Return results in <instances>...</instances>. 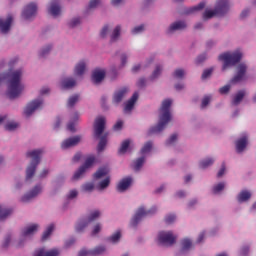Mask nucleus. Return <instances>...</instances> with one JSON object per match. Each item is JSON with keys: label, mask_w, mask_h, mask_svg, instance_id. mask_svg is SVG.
<instances>
[{"label": "nucleus", "mask_w": 256, "mask_h": 256, "mask_svg": "<svg viewBox=\"0 0 256 256\" xmlns=\"http://www.w3.org/2000/svg\"><path fill=\"white\" fill-rule=\"evenodd\" d=\"M213 73V68H209L204 70V72L202 73V79H208V77H211V74Z\"/></svg>", "instance_id": "603ef678"}, {"label": "nucleus", "mask_w": 256, "mask_h": 256, "mask_svg": "<svg viewBox=\"0 0 256 256\" xmlns=\"http://www.w3.org/2000/svg\"><path fill=\"white\" fill-rule=\"evenodd\" d=\"M43 105V101L41 99L33 100L32 102L28 103L25 110L24 114L26 117H31L37 109H40V107Z\"/></svg>", "instance_id": "9b49d317"}, {"label": "nucleus", "mask_w": 256, "mask_h": 256, "mask_svg": "<svg viewBox=\"0 0 256 256\" xmlns=\"http://www.w3.org/2000/svg\"><path fill=\"white\" fill-rule=\"evenodd\" d=\"M205 59H207V54H202L197 57L196 63H203V61H205Z\"/></svg>", "instance_id": "0e129e2a"}, {"label": "nucleus", "mask_w": 256, "mask_h": 256, "mask_svg": "<svg viewBox=\"0 0 256 256\" xmlns=\"http://www.w3.org/2000/svg\"><path fill=\"white\" fill-rule=\"evenodd\" d=\"M230 89H231V86L226 85V86H223L222 88H220L219 91H220L221 95H225V94L229 93Z\"/></svg>", "instance_id": "680f3d73"}, {"label": "nucleus", "mask_w": 256, "mask_h": 256, "mask_svg": "<svg viewBox=\"0 0 256 256\" xmlns=\"http://www.w3.org/2000/svg\"><path fill=\"white\" fill-rule=\"evenodd\" d=\"M77 85V82L73 78H65L61 82L62 89H73Z\"/></svg>", "instance_id": "cd10ccee"}, {"label": "nucleus", "mask_w": 256, "mask_h": 256, "mask_svg": "<svg viewBox=\"0 0 256 256\" xmlns=\"http://www.w3.org/2000/svg\"><path fill=\"white\" fill-rule=\"evenodd\" d=\"M193 247V241L189 238H184L181 240L180 253H187Z\"/></svg>", "instance_id": "393cba45"}, {"label": "nucleus", "mask_w": 256, "mask_h": 256, "mask_svg": "<svg viewBox=\"0 0 256 256\" xmlns=\"http://www.w3.org/2000/svg\"><path fill=\"white\" fill-rule=\"evenodd\" d=\"M107 33H109V26L106 25L102 28L101 32H100V36L105 39V37H107Z\"/></svg>", "instance_id": "13d9d810"}, {"label": "nucleus", "mask_w": 256, "mask_h": 256, "mask_svg": "<svg viewBox=\"0 0 256 256\" xmlns=\"http://www.w3.org/2000/svg\"><path fill=\"white\" fill-rule=\"evenodd\" d=\"M215 163L213 158H207L206 160H202L199 164L200 169H207V167H211Z\"/></svg>", "instance_id": "4c0bfd02"}, {"label": "nucleus", "mask_w": 256, "mask_h": 256, "mask_svg": "<svg viewBox=\"0 0 256 256\" xmlns=\"http://www.w3.org/2000/svg\"><path fill=\"white\" fill-rule=\"evenodd\" d=\"M96 158L95 155H89L84 164L75 172L73 179H79L87 169H90V167H93L95 164Z\"/></svg>", "instance_id": "1a4fd4ad"}, {"label": "nucleus", "mask_w": 256, "mask_h": 256, "mask_svg": "<svg viewBox=\"0 0 256 256\" xmlns=\"http://www.w3.org/2000/svg\"><path fill=\"white\" fill-rule=\"evenodd\" d=\"M245 73H247V66L245 64H240L238 66L237 74L232 78L231 83H239L245 79Z\"/></svg>", "instance_id": "2eb2a0df"}, {"label": "nucleus", "mask_w": 256, "mask_h": 256, "mask_svg": "<svg viewBox=\"0 0 256 256\" xmlns=\"http://www.w3.org/2000/svg\"><path fill=\"white\" fill-rule=\"evenodd\" d=\"M173 101L171 99H166L162 102V106L160 108V116L159 122L157 126L150 128L148 131V135H153V133H161L165 127H167V123L171 121V105Z\"/></svg>", "instance_id": "f03ea898"}, {"label": "nucleus", "mask_w": 256, "mask_h": 256, "mask_svg": "<svg viewBox=\"0 0 256 256\" xmlns=\"http://www.w3.org/2000/svg\"><path fill=\"white\" fill-rule=\"evenodd\" d=\"M54 229L55 225L50 224L42 235V241H47V239H49L50 235L53 233Z\"/></svg>", "instance_id": "c9c22d12"}, {"label": "nucleus", "mask_w": 256, "mask_h": 256, "mask_svg": "<svg viewBox=\"0 0 256 256\" xmlns=\"http://www.w3.org/2000/svg\"><path fill=\"white\" fill-rule=\"evenodd\" d=\"M225 189V183L220 182L216 186L213 187V193H219L220 191H223Z\"/></svg>", "instance_id": "de8ad7c7"}, {"label": "nucleus", "mask_w": 256, "mask_h": 256, "mask_svg": "<svg viewBox=\"0 0 256 256\" xmlns=\"http://www.w3.org/2000/svg\"><path fill=\"white\" fill-rule=\"evenodd\" d=\"M175 219H177V217L175 216V214H170L167 215L165 217V223H167V225H171V223H173L175 221Z\"/></svg>", "instance_id": "09e8293b"}, {"label": "nucleus", "mask_w": 256, "mask_h": 256, "mask_svg": "<svg viewBox=\"0 0 256 256\" xmlns=\"http://www.w3.org/2000/svg\"><path fill=\"white\" fill-rule=\"evenodd\" d=\"M243 97H245V91L240 90L233 99V105H239L243 101Z\"/></svg>", "instance_id": "e433bc0d"}, {"label": "nucleus", "mask_w": 256, "mask_h": 256, "mask_svg": "<svg viewBox=\"0 0 256 256\" xmlns=\"http://www.w3.org/2000/svg\"><path fill=\"white\" fill-rule=\"evenodd\" d=\"M251 199V192L244 190L238 195V202L245 203V201H249Z\"/></svg>", "instance_id": "c756f323"}, {"label": "nucleus", "mask_w": 256, "mask_h": 256, "mask_svg": "<svg viewBox=\"0 0 256 256\" xmlns=\"http://www.w3.org/2000/svg\"><path fill=\"white\" fill-rule=\"evenodd\" d=\"M154 213H157V207H152L148 211H146L145 208L140 207L130 222L131 227H136L137 225H139V222L141 221V219H143V217L154 215Z\"/></svg>", "instance_id": "0eeeda50"}, {"label": "nucleus", "mask_w": 256, "mask_h": 256, "mask_svg": "<svg viewBox=\"0 0 256 256\" xmlns=\"http://www.w3.org/2000/svg\"><path fill=\"white\" fill-rule=\"evenodd\" d=\"M21 77H23V71L21 70L9 72L7 75L0 74V83L1 81L8 79L7 96L9 99H17V97L23 93L25 86L21 83Z\"/></svg>", "instance_id": "f257e3e1"}, {"label": "nucleus", "mask_w": 256, "mask_h": 256, "mask_svg": "<svg viewBox=\"0 0 256 256\" xmlns=\"http://www.w3.org/2000/svg\"><path fill=\"white\" fill-rule=\"evenodd\" d=\"M122 128H123V121H121V120L116 122V124L113 127L114 131H120V129H122Z\"/></svg>", "instance_id": "e2e57ef3"}, {"label": "nucleus", "mask_w": 256, "mask_h": 256, "mask_svg": "<svg viewBox=\"0 0 256 256\" xmlns=\"http://www.w3.org/2000/svg\"><path fill=\"white\" fill-rule=\"evenodd\" d=\"M101 3V0H90L89 9H95L97 5Z\"/></svg>", "instance_id": "bf43d9fd"}, {"label": "nucleus", "mask_w": 256, "mask_h": 256, "mask_svg": "<svg viewBox=\"0 0 256 256\" xmlns=\"http://www.w3.org/2000/svg\"><path fill=\"white\" fill-rule=\"evenodd\" d=\"M100 216L101 212H99V210L91 212L87 220H82L78 222V224L76 225V231L78 233H81V231H83V229H85V227H87L89 223H93V221L99 219Z\"/></svg>", "instance_id": "9d476101"}, {"label": "nucleus", "mask_w": 256, "mask_h": 256, "mask_svg": "<svg viewBox=\"0 0 256 256\" xmlns=\"http://www.w3.org/2000/svg\"><path fill=\"white\" fill-rule=\"evenodd\" d=\"M106 251L105 246H98L94 248L93 250H85L82 249L78 256H97V255H103V252Z\"/></svg>", "instance_id": "ddd939ff"}, {"label": "nucleus", "mask_w": 256, "mask_h": 256, "mask_svg": "<svg viewBox=\"0 0 256 256\" xmlns=\"http://www.w3.org/2000/svg\"><path fill=\"white\" fill-rule=\"evenodd\" d=\"M48 13L52 15V17H59V15H61V5H59V1L53 0L50 3V7L48 8Z\"/></svg>", "instance_id": "dca6fc26"}, {"label": "nucleus", "mask_w": 256, "mask_h": 256, "mask_svg": "<svg viewBox=\"0 0 256 256\" xmlns=\"http://www.w3.org/2000/svg\"><path fill=\"white\" fill-rule=\"evenodd\" d=\"M79 23H81V19L80 18H74L69 23V26L70 27H77V25H79Z\"/></svg>", "instance_id": "052dcab7"}, {"label": "nucleus", "mask_w": 256, "mask_h": 256, "mask_svg": "<svg viewBox=\"0 0 256 256\" xmlns=\"http://www.w3.org/2000/svg\"><path fill=\"white\" fill-rule=\"evenodd\" d=\"M85 69H86V64L85 61H80L74 70L75 75H83V73H85Z\"/></svg>", "instance_id": "2f4dec72"}, {"label": "nucleus", "mask_w": 256, "mask_h": 256, "mask_svg": "<svg viewBox=\"0 0 256 256\" xmlns=\"http://www.w3.org/2000/svg\"><path fill=\"white\" fill-rule=\"evenodd\" d=\"M243 57V53L241 50H236L234 52H226L219 56V61H223L222 70L225 71L227 67H233V65H237L239 61H241Z\"/></svg>", "instance_id": "423d86ee"}, {"label": "nucleus", "mask_w": 256, "mask_h": 256, "mask_svg": "<svg viewBox=\"0 0 256 256\" xmlns=\"http://www.w3.org/2000/svg\"><path fill=\"white\" fill-rule=\"evenodd\" d=\"M185 75V71L183 69H177L174 72V77H176V79H183Z\"/></svg>", "instance_id": "8fccbe9b"}, {"label": "nucleus", "mask_w": 256, "mask_h": 256, "mask_svg": "<svg viewBox=\"0 0 256 256\" xmlns=\"http://www.w3.org/2000/svg\"><path fill=\"white\" fill-rule=\"evenodd\" d=\"M79 101V95L75 94L73 96H71L69 99H68V104L67 106L68 107H74L75 104Z\"/></svg>", "instance_id": "37998d69"}, {"label": "nucleus", "mask_w": 256, "mask_h": 256, "mask_svg": "<svg viewBox=\"0 0 256 256\" xmlns=\"http://www.w3.org/2000/svg\"><path fill=\"white\" fill-rule=\"evenodd\" d=\"M111 183V180L109 178L104 179L99 184V189H107L109 187V184Z\"/></svg>", "instance_id": "49530a36"}, {"label": "nucleus", "mask_w": 256, "mask_h": 256, "mask_svg": "<svg viewBox=\"0 0 256 256\" xmlns=\"http://www.w3.org/2000/svg\"><path fill=\"white\" fill-rule=\"evenodd\" d=\"M119 35H121V26H116L111 35V42L117 41L119 39Z\"/></svg>", "instance_id": "58836bf2"}, {"label": "nucleus", "mask_w": 256, "mask_h": 256, "mask_svg": "<svg viewBox=\"0 0 256 256\" xmlns=\"http://www.w3.org/2000/svg\"><path fill=\"white\" fill-rule=\"evenodd\" d=\"M34 256H59V250L52 249L46 252L44 249H40L34 253Z\"/></svg>", "instance_id": "bb28decb"}, {"label": "nucleus", "mask_w": 256, "mask_h": 256, "mask_svg": "<svg viewBox=\"0 0 256 256\" xmlns=\"http://www.w3.org/2000/svg\"><path fill=\"white\" fill-rule=\"evenodd\" d=\"M210 102H211V96H205L202 99V104H201L202 109H205V107H207V105H209Z\"/></svg>", "instance_id": "5fc2aeb1"}, {"label": "nucleus", "mask_w": 256, "mask_h": 256, "mask_svg": "<svg viewBox=\"0 0 256 256\" xmlns=\"http://www.w3.org/2000/svg\"><path fill=\"white\" fill-rule=\"evenodd\" d=\"M163 70V68H161L160 65L156 66L154 72L152 73L151 79H157V77H159V75H161V71Z\"/></svg>", "instance_id": "a18cd8bd"}, {"label": "nucleus", "mask_w": 256, "mask_h": 256, "mask_svg": "<svg viewBox=\"0 0 256 256\" xmlns=\"http://www.w3.org/2000/svg\"><path fill=\"white\" fill-rule=\"evenodd\" d=\"M131 183H133V179H131V177L122 179L117 185V191H119V193L127 191L129 187H131Z\"/></svg>", "instance_id": "a211bd4d"}, {"label": "nucleus", "mask_w": 256, "mask_h": 256, "mask_svg": "<svg viewBox=\"0 0 256 256\" xmlns=\"http://www.w3.org/2000/svg\"><path fill=\"white\" fill-rule=\"evenodd\" d=\"M145 83H146L145 78H140L137 82V86L140 88L145 87Z\"/></svg>", "instance_id": "774afa93"}, {"label": "nucleus", "mask_w": 256, "mask_h": 256, "mask_svg": "<svg viewBox=\"0 0 256 256\" xmlns=\"http://www.w3.org/2000/svg\"><path fill=\"white\" fill-rule=\"evenodd\" d=\"M11 213H13L12 209L3 208L2 206H0V221H3V219H7V217H9Z\"/></svg>", "instance_id": "f704fd0d"}, {"label": "nucleus", "mask_w": 256, "mask_h": 256, "mask_svg": "<svg viewBox=\"0 0 256 256\" xmlns=\"http://www.w3.org/2000/svg\"><path fill=\"white\" fill-rule=\"evenodd\" d=\"M79 121V113H74L73 118H71L70 122L67 125V130L71 131V133H75V122Z\"/></svg>", "instance_id": "c85d7f7f"}, {"label": "nucleus", "mask_w": 256, "mask_h": 256, "mask_svg": "<svg viewBox=\"0 0 256 256\" xmlns=\"http://www.w3.org/2000/svg\"><path fill=\"white\" fill-rule=\"evenodd\" d=\"M119 239H121V231H116L110 238H108V241L111 243H118Z\"/></svg>", "instance_id": "79ce46f5"}, {"label": "nucleus", "mask_w": 256, "mask_h": 256, "mask_svg": "<svg viewBox=\"0 0 256 256\" xmlns=\"http://www.w3.org/2000/svg\"><path fill=\"white\" fill-rule=\"evenodd\" d=\"M105 131V117H98L95 119L94 122V136L96 139H100L97 151L98 153H101L107 146V137L109 136V133H104ZM102 135V136H101Z\"/></svg>", "instance_id": "7ed1b4c3"}, {"label": "nucleus", "mask_w": 256, "mask_h": 256, "mask_svg": "<svg viewBox=\"0 0 256 256\" xmlns=\"http://www.w3.org/2000/svg\"><path fill=\"white\" fill-rule=\"evenodd\" d=\"M41 191V186L36 185L30 192H28L21 198L22 203H29V201H31V199H35V197H37V195H39Z\"/></svg>", "instance_id": "4468645a"}, {"label": "nucleus", "mask_w": 256, "mask_h": 256, "mask_svg": "<svg viewBox=\"0 0 256 256\" xmlns=\"http://www.w3.org/2000/svg\"><path fill=\"white\" fill-rule=\"evenodd\" d=\"M137 99H139V93L135 92L132 97L126 102L124 107V111H132L133 107H135V103H137Z\"/></svg>", "instance_id": "4be33fe9"}, {"label": "nucleus", "mask_w": 256, "mask_h": 256, "mask_svg": "<svg viewBox=\"0 0 256 256\" xmlns=\"http://www.w3.org/2000/svg\"><path fill=\"white\" fill-rule=\"evenodd\" d=\"M127 93H129V88L127 87H124L116 91L113 96V103H121V101H123V98L125 97V95H127Z\"/></svg>", "instance_id": "412c9836"}, {"label": "nucleus", "mask_w": 256, "mask_h": 256, "mask_svg": "<svg viewBox=\"0 0 256 256\" xmlns=\"http://www.w3.org/2000/svg\"><path fill=\"white\" fill-rule=\"evenodd\" d=\"M99 231H101V224H96L92 231V235H97V233H99Z\"/></svg>", "instance_id": "69168bd1"}, {"label": "nucleus", "mask_w": 256, "mask_h": 256, "mask_svg": "<svg viewBox=\"0 0 256 256\" xmlns=\"http://www.w3.org/2000/svg\"><path fill=\"white\" fill-rule=\"evenodd\" d=\"M202 9H205V2H200L198 5L188 8L185 11V14L191 15V13H195V11H202Z\"/></svg>", "instance_id": "7c9ffc66"}, {"label": "nucleus", "mask_w": 256, "mask_h": 256, "mask_svg": "<svg viewBox=\"0 0 256 256\" xmlns=\"http://www.w3.org/2000/svg\"><path fill=\"white\" fill-rule=\"evenodd\" d=\"M77 195H78L77 190H71L68 195V199H75V197H77Z\"/></svg>", "instance_id": "338daca9"}, {"label": "nucleus", "mask_w": 256, "mask_h": 256, "mask_svg": "<svg viewBox=\"0 0 256 256\" xmlns=\"http://www.w3.org/2000/svg\"><path fill=\"white\" fill-rule=\"evenodd\" d=\"M49 51H51V45H48L41 50L40 57H47V55H49Z\"/></svg>", "instance_id": "864d4df0"}, {"label": "nucleus", "mask_w": 256, "mask_h": 256, "mask_svg": "<svg viewBox=\"0 0 256 256\" xmlns=\"http://www.w3.org/2000/svg\"><path fill=\"white\" fill-rule=\"evenodd\" d=\"M37 15V4L35 3H30L28 4L23 12H22V17L23 19L29 20L33 19Z\"/></svg>", "instance_id": "f8f14e48"}, {"label": "nucleus", "mask_w": 256, "mask_h": 256, "mask_svg": "<svg viewBox=\"0 0 256 256\" xmlns=\"http://www.w3.org/2000/svg\"><path fill=\"white\" fill-rule=\"evenodd\" d=\"M248 141L249 138L247 137L246 134H244L240 139L236 141L235 145L237 153H243V151H245Z\"/></svg>", "instance_id": "6ab92c4d"}, {"label": "nucleus", "mask_w": 256, "mask_h": 256, "mask_svg": "<svg viewBox=\"0 0 256 256\" xmlns=\"http://www.w3.org/2000/svg\"><path fill=\"white\" fill-rule=\"evenodd\" d=\"M143 31H145V25H140V26L135 27L132 30V33H133V35H137L139 33H143Z\"/></svg>", "instance_id": "3c124183"}, {"label": "nucleus", "mask_w": 256, "mask_h": 256, "mask_svg": "<svg viewBox=\"0 0 256 256\" xmlns=\"http://www.w3.org/2000/svg\"><path fill=\"white\" fill-rule=\"evenodd\" d=\"M143 163H145V157L138 158L136 161H134L133 169L139 171L143 167Z\"/></svg>", "instance_id": "ea45409f"}, {"label": "nucleus", "mask_w": 256, "mask_h": 256, "mask_svg": "<svg viewBox=\"0 0 256 256\" xmlns=\"http://www.w3.org/2000/svg\"><path fill=\"white\" fill-rule=\"evenodd\" d=\"M105 79V70L96 69L92 73V81L93 83H101Z\"/></svg>", "instance_id": "5701e85b"}, {"label": "nucleus", "mask_w": 256, "mask_h": 256, "mask_svg": "<svg viewBox=\"0 0 256 256\" xmlns=\"http://www.w3.org/2000/svg\"><path fill=\"white\" fill-rule=\"evenodd\" d=\"M108 173H109V168L107 167L99 168L98 171L94 173V179H101L105 177V175H107Z\"/></svg>", "instance_id": "72a5a7b5"}, {"label": "nucleus", "mask_w": 256, "mask_h": 256, "mask_svg": "<svg viewBox=\"0 0 256 256\" xmlns=\"http://www.w3.org/2000/svg\"><path fill=\"white\" fill-rule=\"evenodd\" d=\"M176 241L177 236L173 235V232L171 231H162L158 234V243L164 245V247H171L172 245H175Z\"/></svg>", "instance_id": "6e6552de"}, {"label": "nucleus", "mask_w": 256, "mask_h": 256, "mask_svg": "<svg viewBox=\"0 0 256 256\" xmlns=\"http://www.w3.org/2000/svg\"><path fill=\"white\" fill-rule=\"evenodd\" d=\"M81 141V136H74L64 140L61 144L62 149H69V147H75Z\"/></svg>", "instance_id": "f3484780"}, {"label": "nucleus", "mask_w": 256, "mask_h": 256, "mask_svg": "<svg viewBox=\"0 0 256 256\" xmlns=\"http://www.w3.org/2000/svg\"><path fill=\"white\" fill-rule=\"evenodd\" d=\"M94 188L93 183H87L82 186L83 191H93Z\"/></svg>", "instance_id": "4d7b16f0"}, {"label": "nucleus", "mask_w": 256, "mask_h": 256, "mask_svg": "<svg viewBox=\"0 0 256 256\" xmlns=\"http://www.w3.org/2000/svg\"><path fill=\"white\" fill-rule=\"evenodd\" d=\"M151 149H153V142H151V141L146 142L141 149L142 155H145V153H149V151H151Z\"/></svg>", "instance_id": "a19ab883"}, {"label": "nucleus", "mask_w": 256, "mask_h": 256, "mask_svg": "<svg viewBox=\"0 0 256 256\" xmlns=\"http://www.w3.org/2000/svg\"><path fill=\"white\" fill-rule=\"evenodd\" d=\"M11 23H13V16L11 15H8L5 21L3 19H0L1 33H8L9 29H11Z\"/></svg>", "instance_id": "aec40b11"}, {"label": "nucleus", "mask_w": 256, "mask_h": 256, "mask_svg": "<svg viewBox=\"0 0 256 256\" xmlns=\"http://www.w3.org/2000/svg\"><path fill=\"white\" fill-rule=\"evenodd\" d=\"M177 141V134H172L170 138L166 141V145H173Z\"/></svg>", "instance_id": "6e6d98bb"}, {"label": "nucleus", "mask_w": 256, "mask_h": 256, "mask_svg": "<svg viewBox=\"0 0 256 256\" xmlns=\"http://www.w3.org/2000/svg\"><path fill=\"white\" fill-rule=\"evenodd\" d=\"M17 127H19V124H17V122H8L5 125L6 131H15V129H17Z\"/></svg>", "instance_id": "c03bdc74"}, {"label": "nucleus", "mask_w": 256, "mask_h": 256, "mask_svg": "<svg viewBox=\"0 0 256 256\" xmlns=\"http://www.w3.org/2000/svg\"><path fill=\"white\" fill-rule=\"evenodd\" d=\"M229 9H231L229 0H218L214 10H205L203 19L207 21V19H213L215 15L223 17V15H226V13H229Z\"/></svg>", "instance_id": "20e7f679"}, {"label": "nucleus", "mask_w": 256, "mask_h": 256, "mask_svg": "<svg viewBox=\"0 0 256 256\" xmlns=\"http://www.w3.org/2000/svg\"><path fill=\"white\" fill-rule=\"evenodd\" d=\"M187 28V23L185 21L174 22L168 29V33H173V31H182V29Z\"/></svg>", "instance_id": "b1692460"}, {"label": "nucleus", "mask_w": 256, "mask_h": 256, "mask_svg": "<svg viewBox=\"0 0 256 256\" xmlns=\"http://www.w3.org/2000/svg\"><path fill=\"white\" fill-rule=\"evenodd\" d=\"M131 145L130 140H124L118 150L119 155H125L127 153L129 146Z\"/></svg>", "instance_id": "473e14b6"}, {"label": "nucleus", "mask_w": 256, "mask_h": 256, "mask_svg": "<svg viewBox=\"0 0 256 256\" xmlns=\"http://www.w3.org/2000/svg\"><path fill=\"white\" fill-rule=\"evenodd\" d=\"M41 155H43V150H33L29 151L26 154V157H30L32 159L30 165L26 169V180L32 179L33 175H35V171H37V165L41 163Z\"/></svg>", "instance_id": "39448f33"}, {"label": "nucleus", "mask_w": 256, "mask_h": 256, "mask_svg": "<svg viewBox=\"0 0 256 256\" xmlns=\"http://www.w3.org/2000/svg\"><path fill=\"white\" fill-rule=\"evenodd\" d=\"M37 229H39V225L37 224H32L30 226H27L22 231V237H29L33 235L34 233H36Z\"/></svg>", "instance_id": "a878e982"}]
</instances>
